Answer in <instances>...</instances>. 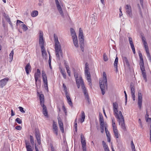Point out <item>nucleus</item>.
Returning a JSON list of instances; mask_svg holds the SVG:
<instances>
[{"label": "nucleus", "mask_w": 151, "mask_h": 151, "mask_svg": "<svg viewBox=\"0 0 151 151\" xmlns=\"http://www.w3.org/2000/svg\"><path fill=\"white\" fill-rule=\"evenodd\" d=\"M113 110L114 114L116 118L118 119L119 124L121 125V128L124 131L126 130L124 120L122 112L121 111L118 112V104L116 102L113 103Z\"/></svg>", "instance_id": "1"}, {"label": "nucleus", "mask_w": 151, "mask_h": 151, "mask_svg": "<svg viewBox=\"0 0 151 151\" xmlns=\"http://www.w3.org/2000/svg\"><path fill=\"white\" fill-rule=\"evenodd\" d=\"M73 70L76 83L81 84V88L84 93V95L85 96V98L88 102H89V96L85 87L84 82L81 76L80 73L77 72L75 69L73 68Z\"/></svg>", "instance_id": "2"}, {"label": "nucleus", "mask_w": 151, "mask_h": 151, "mask_svg": "<svg viewBox=\"0 0 151 151\" xmlns=\"http://www.w3.org/2000/svg\"><path fill=\"white\" fill-rule=\"evenodd\" d=\"M54 38L55 42V50L56 56L57 59L60 60V57H63V51L60 43L58 40L57 36L54 34Z\"/></svg>", "instance_id": "3"}, {"label": "nucleus", "mask_w": 151, "mask_h": 151, "mask_svg": "<svg viewBox=\"0 0 151 151\" xmlns=\"http://www.w3.org/2000/svg\"><path fill=\"white\" fill-rule=\"evenodd\" d=\"M103 78L99 80L100 86L103 95L105 93V90L107 89V83L106 75L105 72L103 73Z\"/></svg>", "instance_id": "4"}, {"label": "nucleus", "mask_w": 151, "mask_h": 151, "mask_svg": "<svg viewBox=\"0 0 151 151\" xmlns=\"http://www.w3.org/2000/svg\"><path fill=\"white\" fill-rule=\"evenodd\" d=\"M142 38L143 44L147 53V57L148 58L150 62H151V56L149 53L148 47V46L147 43L146 41V39L144 37H142Z\"/></svg>", "instance_id": "5"}, {"label": "nucleus", "mask_w": 151, "mask_h": 151, "mask_svg": "<svg viewBox=\"0 0 151 151\" xmlns=\"http://www.w3.org/2000/svg\"><path fill=\"white\" fill-rule=\"evenodd\" d=\"M55 3L57 9L61 16L63 18L64 17V15L63 10L62 7L63 6V4H60L58 0H55Z\"/></svg>", "instance_id": "6"}, {"label": "nucleus", "mask_w": 151, "mask_h": 151, "mask_svg": "<svg viewBox=\"0 0 151 151\" xmlns=\"http://www.w3.org/2000/svg\"><path fill=\"white\" fill-rule=\"evenodd\" d=\"M42 74L43 78V81L44 83V86L47 92L48 91V87L47 81V76L45 74L44 71H42Z\"/></svg>", "instance_id": "7"}, {"label": "nucleus", "mask_w": 151, "mask_h": 151, "mask_svg": "<svg viewBox=\"0 0 151 151\" xmlns=\"http://www.w3.org/2000/svg\"><path fill=\"white\" fill-rule=\"evenodd\" d=\"M142 95L141 90H139L138 92V104L140 109L142 106Z\"/></svg>", "instance_id": "8"}, {"label": "nucleus", "mask_w": 151, "mask_h": 151, "mask_svg": "<svg viewBox=\"0 0 151 151\" xmlns=\"http://www.w3.org/2000/svg\"><path fill=\"white\" fill-rule=\"evenodd\" d=\"M39 44L41 48L44 47L43 33L42 31H40L39 37Z\"/></svg>", "instance_id": "9"}, {"label": "nucleus", "mask_w": 151, "mask_h": 151, "mask_svg": "<svg viewBox=\"0 0 151 151\" xmlns=\"http://www.w3.org/2000/svg\"><path fill=\"white\" fill-rule=\"evenodd\" d=\"M126 12L128 16L131 18L132 17L131 7L130 5L127 4L125 7Z\"/></svg>", "instance_id": "10"}, {"label": "nucleus", "mask_w": 151, "mask_h": 151, "mask_svg": "<svg viewBox=\"0 0 151 151\" xmlns=\"http://www.w3.org/2000/svg\"><path fill=\"white\" fill-rule=\"evenodd\" d=\"M9 80V78H6L0 81V87L1 88H2L6 84L7 82Z\"/></svg>", "instance_id": "11"}, {"label": "nucleus", "mask_w": 151, "mask_h": 151, "mask_svg": "<svg viewBox=\"0 0 151 151\" xmlns=\"http://www.w3.org/2000/svg\"><path fill=\"white\" fill-rule=\"evenodd\" d=\"M23 22H22L18 20L17 21V25H20L21 24V26L22 27V28L23 29V30L25 31H27L28 29V28L26 26V25L25 24H23Z\"/></svg>", "instance_id": "12"}, {"label": "nucleus", "mask_w": 151, "mask_h": 151, "mask_svg": "<svg viewBox=\"0 0 151 151\" xmlns=\"http://www.w3.org/2000/svg\"><path fill=\"white\" fill-rule=\"evenodd\" d=\"M85 76L87 78V80L89 82L88 84L91 86V81L90 73L89 72H85Z\"/></svg>", "instance_id": "13"}, {"label": "nucleus", "mask_w": 151, "mask_h": 151, "mask_svg": "<svg viewBox=\"0 0 151 151\" xmlns=\"http://www.w3.org/2000/svg\"><path fill=\"white\" fill-rule=\"evenodd\" d=\"M52 128L53 132L56 134V135H58V127L57 124L54 121H53Z\"/></svg>", "instance_id": "14"}, {"label": "nucleus", "mask_w": 151, "mask_h": 151, "mask_svg": "<svg viewBox=\"0 0 151 151\" xmlns=\"http://www.w3.org/2000/svg\"><path fill=\"white\" fill-rule=\"evenodd\" d=\"M43 108V113L45 116L48 117V112L46 106L44 104L41 105Z\"/></svg>", "instance_id": "15"}, {"label": "nucleus", "mask_w": 151, "mask_h": 151, "mask_svg": "<svg viewBox=\"0 0 151 151\" xmlns=\"http://www.w3.org/2000/svg\"><path fill=\"white\" fill-rule=\"evenodd\" d=\"M58 122L60 130L63 133L64 132L63 124L61 119H58Z\"/></svg>", "instance_id": "16"}, {"label": "nucleus", "mask_w": 151, "mask_h": 151, "mask_svg": "<svg viewBox=\"0 0 151 151\" xmlns=\"http://www.w3.org/2000/svg\"><path fill=\"white\" fill-rule=\"evenodd\" d=\"M79 40V44L80 45V48L82 51L83 52L84 50V39H81Z\"/></svg>", "instance_id": "17"}, {"label": "nucleus", "mask_w": 151, "mask_h": 151, "mask_svg": "<svg viewBox=\"0 0 151 151\" xmlns=\"http://www.w3.org/2000/svg\"><path fill=\"white\" fill-rule=\"evenodd\" d=\"M41 73L40 71V70L38 69H37V71L36 73H35V82H36L37 81L39 76L40 75Z\"/></svg>", "instance_id": "18"}, {"label": "nucleus", "mask_w": 151, "mask_h": 151, "mask_svg": "<svg viewBox=\"0 0 151 151\" xmlns=\"http://www.w3.org/2000/svg\"><path fill=\"white\" fill-rule=\"evenodd\" d=\"M65 96L67 98L68 103L70 106H73V103L71 101V99H70V98L69 96V94L68 93V94H65Z\"/></svg>", "instance_id": "19"}, {"label": "nucleus", "mask_w": 151, "mask_h": 151, "mask_svg": "<svg viewBox=\"0 0 151 151\" xmlns=\"http://www.w3.org/2000/svg\"><path fill=\"white\" fill-rule=\"evenodd\" d=\"M25 70L27 74L28 75L29 73V71H31V66L29 63H28L26 66Z\"/></svg>", "instance_id": "20"}, {"label": "nucleus", "mask_w": 151, "mask_h": 151, "mask_svg": "<svg viewBox=\"0 0 151 151\" xmlns=\"http://www.w3.org/2000/svg\"><path fill=\"white\" fill-rule=\"evenodd\" d=\"M70 30L71 33V35L73 39L76 38H77L76 35V34L74 29L72 28H71Z\"/></svg>", "instance_id": "21"}, {"label": "nucleus", "mask_w": 151, "mask_h": 151, "mask_svg": "<svg viewBox=\"0 0 151 151\" xmlns=\"http://www.w3.org/2000/svg\"><path fill=\"white\" fill-rule=\"evenodd\" d=\"M85 115L84 112L83 111H82L81 113V118L80 119V122L82 123L84 121L85 119Z\"/></svg>", "instance_id": "22"}, {"label": "nucleus", "mask_w": 151, "mask_h": 151, "mask_svg": "<svg viewBox=\"0 0 151 151\" xmlns=\"http://www.w3.org/2000/svg\"><path fill=\"white\" fill-rule=\"evenodd\" d=\"M122 59L124 65H126L128 67H129V64L127 58L125 57H123Z\"/></svg>", "instance_id": "23"}, {"label": "nucleus", "mask_w": 151, "mask_h": 151, "mask_svg": "<svg viewBox=\"0 0 151 151\" xmlns=\"http://www.w3.org/2000/svg\"><path fill=\"white\" fill-rule=\"evenodd\" d=\"M40 105L44 104V98L43 94H41L40 95Z\"/></svg>", "instance_id": "24"}, {"label": "nucleus", "mask_w": 151, "mask_h": 151, "mask_svg": "<svg viewBox=\"0 0 151 151\" xmlns=\"http://www.w3.org/2000/svg\"><path fill=\"white\" fill-rule=\"evenodd\" d=\"M139 58L140 59V61L139 62V65H144L143 60L142 58V54L141 52H139Z\"/></svg>", "instance_id": "25"}, {"label": "nucleus", "mask_w": 151, "mask_h": 151, "mask_svg": "<svg viewBox=\"0 0 151 151\" xmlns=\"http://www.w3.org/2000/svg\"><path fill=\"white\" fill-rule=\"evenodd\" d=\"M118 58L117 57H116L115 58V60L114 62V66L116 69V72H117L118 71L117 65H118Z\"/></svg>", "instance_id": "26"}, {"label": "nucleus", "mask_w": 151, "mask_h": 151, "mask_svg": "<svg viewBox=\"0 0 151 151\" xmlns=\"http://www.w3.org/2000/svg\"><path fill=\"white\" fill-rule=\"evenodd\" d=\"M113 131L115 137L116 138H118L119 136L117 128H114V127Z\"/></svg>", "instance_id": "27"}, {"label": "nucleus", "mask_w": 151, "mask_h": 151, "mask_svg": "<svg viewBox=\"0 0 151 151\" xmlns=\"http://www.w3.org/2000/svg\"><path fill=\"white\" fill-rule=\"evenodd\" d=\"M41 50L42 56L43 57H45L47 54L44 47L41 48Z\"/></svg>", "instance_id": "28"}, {"label": "nucleus", "mask_w": 151, "mask_h": 151, "mask_svg": "<svg viewBox=\"0 0 151 151\" xmlns=\"http://www.w3.org/2000/svg\"><path fill=\"white\" fill-rule=\"evenodd\" d=\"M74 45V46L76 47H78V43L77 38H74L73 39Z\"/></svg>", "instance_id": "29"}, {"label": "nucleus", "mask_w": 151, "mask_h": 151, "mask_svg": "<svg viewBox=\"0 0 151 151\" xmlns=\"http://www.w3.org/2000/svg\"><path fill=\"white\" fill-rule=\"evenodd\" d=\"M142 75L146 73L144 65H140Z\"/></svg>", "instance_id": "30"}, {"label": "nucleus", "mask_w": 151, "mask_h": 151, "mask_svg": "<svg viewBox=\"0 0 151 151\" xmlns=\"http://www.w3.org/2000/svg\"><path fill=\"white\" fill-rule=\"evenodd\" d=\"M65 68H66L67 72V73H68L69 76H70V71L69 70V67L68 65L66 64V63H65Z\"/></svg>", "instance_id": "31"}, {"label": "nucleus", "mask_w": 151, "mask_h": 151, "mask_svg": "<svg viewBox=\"0 0 151 151\" xmlns=\"http://www.w3.org/2000/svg\"><path fill=\"white\" fill-rule=\"evenodd\" d=\"M38 12L37 11H33L31 14V15L32 17H34L38 15Z\"/></svg>", "instance_id": "32"}, {"label": "nucleus", "mask_w": 151, "mask_h": 151, "mask_svg": "<svg viewBox=\"0 0 151 151\" xmlns=\"http://www.w3.org/2000/svg\"><path fill=\"white\" fill-rule=\"evenodd\" d=\"M13 55H14V51H13V50H12L11 51V52L10 53V54L9 55V58L10 59H11V61H12L13 60Z\"/></svg>", "instance_id": "33"}, {"label": "nucleus", "mask_w": 151, "mask_h": 151, "mask_svg": "<svg viewBox=\"0 0 151 151\" xmlns=\"http://www.w3.org/2000/svg\"><path fill=\"white\" fill-rule=\"evenodd\" d=\"M99 121L100 124L104 123L103 118L102 115H100Z\"/></svg>", "instance_id": "34"}, {"label": "nucleus", "mask_w": 151, "mask_h": 151, "mask_svg": "<svg viewBox=\"0 0 151 151\" xmlns=\"http://www.w3.org/2000/svg\"><path fill=\"white\" fill-rule=\"evenodd\" d=\"M130 86L131 94L135 93V91L134 87L131 84Z\"/></svg>", "instance_id": "35"}, {"label": "nucleus", "mask_w": 151, "mask_h": 151, "mask_svg": "<svg viewBox=\"0 0 151 151\" xmlns=\"http://www.w3.org/2000/svg\"><path fill=\"white\" fill-rule=\"evenodd\" d=\"M63 87L64 88V90L65 93V95L66 94H68L69 93H68V92L67 90L66 87L64 83H63Z\"/></svg>", "instance_id": "36"}, {"label": "nucleus", "mask_w": 151, "mask_h": 151, "mask_svg": "<svg viewBox=\"0 0 151 151\" xmlns=\"http://www.w3.org/2000/svg\"><path fill=\"white\" fill-rule=\"evenodd\" d=\"M89 68L88 67V64L87 63L85 64V72H89Z\"/></svg>", "instance_id": "37"}, {"label": "nucleus", "mask_w": 151, "mask_h": 151, "mask_svg": "<svg viewBox=\"0 0 151 151\" xmlns=\"http://www.w3.org/2000/svg\"><path fill=\"white\" fill-rule=\"evenodd\" d=\"M49 60H48V63H49V65L50 68L51 69H52V67L51 66V59L50 55L49 53Z\"/></svg>", "instance_id": "38"}, {"label": "nucleus", "mask_w": 151, "mask_h": 151, "mask_svg": "<svg viewBox=\"0 0 151 151\" xmlns=\"http://www.w3.org/2000/svg\"><path fill=\"white\" fill-rule=\"evenodd\" d=\"M60 72H61L62 74L63 78L65 79L66 78V75L65 74V71L64 70H62V69L60 70Z\"/></svg>", "instance_id": "39"}, {"label": "nucleus", "mask_w": 151, "mask_h": 151, "mask_svg": "<svg viewBox=\"0 0 151 151\" xmlns=\"http://www.w3.org/2000/svg\"><path fill=\"white\" fill-rule=\"evenodd\" d=\"M149 116V115L148 114L147 111H146V114L145 115V117H146V122H148L149 121H150L151 120V119L150 118H149L148 117Z\"/></svg>", "instance_id": "40"}, {"label": "nucleus", "mask_w": 151, "mask_h": 151, "mask_svg": "<svg viewBox=\"0 0 151 151\" xmlns=\"http://www.w3.org/2000/svg\"><path fill=\"white\" fill-rule=\"evenodd\" d=\"M105 132H106V136L108 137H109V136H110V134H109V133L108 130L106 128V126H105Z\"/></svg>", "instance_id": "41"}, {"label": "nucleus", "mask_w": 151, "mask_h": 151, "mask_svg": "<svg viewBox=\"0 0 151 151\" xmlns=\"http://www.w3.org/2000/svg\"><path fill=\"white\" fill-rule=\"evenodd\" d=\"M15 121L19 124H21L22 122V120L18 118H17L15 119Z\"/></svg>", "instance_id": "42"}, {"label": "nucleus", "mask_w": 151, "mask_h": 151, "mask_svg": "<svg viewBox=\"0 0 151 151\" xmlns=\"http://www.w3.org/2000/svg\"><path fill=\"white\" fill-rule=\"evenodd\" d=\"M30 142L32 144V145L34 144V139L33 137L31 136L30 135Z\"/></svg>", "instance_id": "43"}, {"label": "nucleus", "mask_w": 151, "mask_h": 151, "mask_svg": "<svg viewBox=\"0 0 151 151\" xmlns=\"http://www.w3.org/2000/svg\"><path fill=\"white\" fill-rule=\"evenodd\" d=\"M103 57L104 60L105 61H106L108 60V58L106 55L105 53L104 54Z\"/></svg>", "instance_id": "44"}, {"label": "nucleus", "mask_w": 151, "mask_h": 151, "mask_svg": "<svg viewBox=\"0 0 151 151\" xmlns=\"http://www.w3.org/2000/svg\"><path fill=\"white\" fill-rule=\"evenodd\" d=\"M6 19L7 21L9 22V24L11 25V26H12V23L11 21L10 18L8 17L6 18Z\"/></svg>", "instance_id": "45"}, {"label": "nucleus", "mask_w": 151, "mask_h": 151, "mask_svg": "<svg viewBox=\"0 0 151 151\" xmlns=\"http://www.w3.org/2000/svg\"><path fill=\"white\" fill-rule=\"evenodd\" d=\"M27 151H32L31 146H27L26 147Z\"/></svg>", "instance_id": "46"}, {"label": "nucleus", "mask_w": 151, "mask_h": 151, "mask_svg": "<svg viewBox=\"0 0 151 151\" xmlns=\"http://www.w3.org/2000/svg\"><path fill=\"white\" fill-rule=\"evenodd\" d=\"M81 143L82 144V146H86V142L85 139H84L83 141H81Z\"/></svg>", "instance_id": "47"}, {"label": "nucleus", "mask_w": 151, "mask_h": 151, "mask_svg": "<svg viewBox=\"0 0 151 151\" xmlns=\"http://www.w3.org/2000/svg\"><path fill=\"white\" fill-rule=\"evenodd\" d=\"M142 76L143 78L145 80V82H146L147 81V75L146 73L142 75Z\"/></svg>", "instance_id": "48"}, {"label": "nucleus", "mask_w": 151, "mask_h": 151, "mask_svg": "<svg viewBox=\"0 0 151 151\" xmlns=\"http://www.w3.org/2000/svg\"><path fill=\"white\" fill-rule=\"evenodd\" d=\"M132 50L133 52V53L135 54V47L134 45L131 46Z\"/></svg>", "instance_id": "49"}, {"label": "nucleus", "mask_w": 151, "mask_h": 151, "mask_svg": "<svg viewBox=\"0 0 151 151\" xmlns=\"http://www.w3.org/2000/svg\"><path fill=\"white\" fill-rule=\"evenodd\" d=\"M102 143L104 148L105 147H106L108 146L105 142L104 141H102Z\"/></svg>", "instance_id": "50"}, {"label": "nucleus", "mask_w": 151, "mask_h": 151, "mask_svg": "<svg viewBox=\"0 0 151 151\" xmlns=\"http://www.w3.org/2000/svg\"><path fill=\"white\" fill-rule=\"evenodd\" d=\"M19 110L21 112H22L23 113H25V111L24 110V109L23 108H22V107L20 106V107H19Z\"/></svg>", "instance_id": "51"}, {"label": "nucleus", "mask_w": 151, "mask_h": 151, "mask_svg": "<svg viewBox=\"0 0 151 151\" xmlns=\"http://www.w3.org/2000/svg\"><path fill=\"white\" fill-rule=\"evenodd\" d=\"M83 37V34H79V39H84Z\"/></svg>", "instance_id": "52"}, {"label": "nucleus", "mask_w": 151, "mask_h": 151, "mask_svg": "<svg viewBox=\"0 0 151 151\" xmlns=\"http://www.w3.org/2000/svg\"><path fill=\"white\" fill-rule=\"evenodd\" d=\"M124 93L125 94V104H126L127 102V94H126V93L125 91H124Z\"/></svg>", "instance_id": "53"}, {"label": "nucleus", "mask_w": 151, "mask_h": 151, "mask_svg": "<svg viewBox=\"0 0 151 151\" xmlns=\"http://www.w3.org/2000/svg\"><path fill=\"white\" fill-rule=\"evenodd\" d=\"M15 129L18 130H21L22 127L20 126H17L15 127Z\"/></svg>", "instance_id": "54"}, {"label": "nucleus", "mask_w": 151, "mask_h": 151, "mask_svg": "<svg viewBox=\"0 0 151 151\" xmlns=\"http://www.w3.org/2000/svg\"><path fill=\"white\" fill-rule=\"evenodd\" d=\"M36 138L37 141V142L38 143V144L39 145H40V137H39Z\"/></svg>", "instance_id": "55"}, {"label": "nucleus", "mask_w": 151, "mask_h": 151, "mask_svg": "<svg viewBox=\"0 0 151 151\" xmlns=\"http://www.w3.org/2000/svg\"><path fill=\"white\" fill-rule=\"evenodd\" d=\"M81 141H83L84 139H85V138L84 137V136L82 134H81Z\"/></svg>", "instance_id": "56"}, {"label": "nucleus", "mask_w": 151, "mask_h": 151, "mask_svg": "<svg viewBox=\"0 0 151 151\" xmlns=\"http://www.w3.org/2000/svg\"><path fill=\"white\" fill-rule=\"evenodd\" d=\"M119 10V12H120L119 16L120 17H121L122 15V7H120Z\"/></svg>", "instance_id": "57"}, {"label": "nucleus", "mask_w": 151, "mask_h": 151, "mask_svg": "<svg viewBox=\"0 0 151 151\" xmlns=\"http://www.w3.org/2000/svg\"><path fill=\"white\" fill-rule=\"evenodd\" d=\"M35 135L36 138L40 137L39 133L37 132H35Z\"/></svg>", "instance_id": "58"}, {"label": "nucleus", "mask_w": 151, "mask_h": 151, "mask_svg": "<svg viewBox=\"0 0 151 151\" xmlns=\"http://www.w3.org/2000/svg\"><path fill=\"white\" fill-rule=\"evenodd\" d=\"M25 144H26V147H27V146H30L29 145V141H25Z\"/></svg>", "instance_id": "59"}, {"label": "nucleus", "mask_w": 151, "mask_h": 151, "mask_svg": "<svg viewBox=\"0 0 151 151\" xmlns=\"http://www.w3.org/2000/svg\"><path fill=\"white\" fill-rule=\"evenodd\" d=\"M132 96L133 101L135 100V93L132 94Z\"/></svg>", "instance_id": "60"}, {"label": "nucleus", "mask_w": 151, "mask_h": 151, "mask_svg": "<svg viewBox=\"0 0 151 151\" xmlns=\"http://www.w3.org/2000/svg\"><path fill=\"white\" fill-rule=\"evenodd\" d=\"M101 127L102 129H104V123L100 124Z\"/></svg>", "instance_id": "61"}, {"label": "nucleus", "mask_w": 151, "mask_h": 151, "mask_svg": "<svg viewBox=\"0 0 151 151\" xmlns=\"http://www.w3.org/2000/svg\"><path fill=\"white\" fill-rule=\"evenodd\" d=\"M132 148L133 151H134V150L136 151V150L135 149V146L134 145H133L132 146Z\"/></svg>", "instance_id": "62"}, {"label": "nucleus", "mask_w": 151, "mask_h": 151, "mask_svg": "<svg viewBox=\"0 0 151 151\" xmlns=\"http://www.w3.org/2000/svg\"><path fill=\"white\" fill-rule=\"evenodd\" d=\"M83 34V31L81 28H80L79 30V34Z\"/></svg>", "instance_id": "63"}, {"label": "nucleus", "mask_w": 151, "mask_h": 151, "mask_svg": "<svg viewBox=\"0 0 151 151\" xmlns=\"http://www.w3.org/2000/svg\"><path fill=\"white\" fill-rule=\"evenodd\" d=\"M82 147L83 148V151H86V146H83Z\"/></svg>", "instance_id": "64"}]
</instances>
